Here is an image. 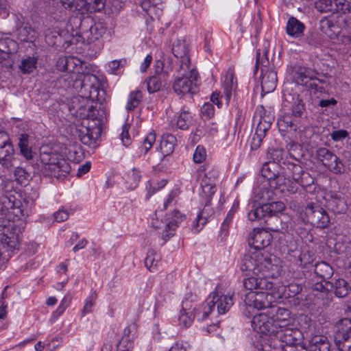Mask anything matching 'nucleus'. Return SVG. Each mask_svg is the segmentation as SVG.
Instances as JSON below:
<instances>
[{
	"label": "nucleus",
	"instance_id": "obj_34",
	"mask_svg": "<svg viewBox=\"0 0 351 351\" xmlns=\"http://www.w3.org/2000/svg\"><path fill=\"white\" fill-rule=\"evenodd\" d=\"M304 29V25L296 18L291 16L288 19L286 32L289 36L299 38L303 35Z\"/></svg>",
	"mask_w": 351,
	"mask_h": 351
},
{
	"label": "nucleus",
	"instance_id": "obj_54",
	"mask_svg": "<svg viewBox=\"0 0 351 351\" xmlns=\"http://www.w3.org/2000/svg\"><path fill=\"white\" fill-rule=\"evenodd\" d=\"M172 290V283L169 282L166 278L160 283L158 297L164 298V300L165 301L167 299H169L171 298Z\"/></svg>",
	"mask_w": 351,
	"mask_h": 351
},
{
	"label": "nucleus",
	"instance_id": "obj_45",
	"mask_svg": "<svg viewBox=\"0 0 351 351\" xmlns=\"http://www.w3.org/2000/svg\"><path fill=\"white\" fill-rule=\"evenodd\" d=\"M37 62V57L27 56L21 60L19 69L23 74H29L36 69Z\"/></svg>",
	"mask_w": 351,
	"mask_h": 351
},
{
	"label": "nucleus",
	"instance_id": "obj_3",
	"mask_svg": "<svg viewBox=\"0 0 351 351\" xmlns=\"http://www.w3.org/2000/svg\"><path fill=\"white\" fill-rule=\"evenodd\" d=\"M269 44L264 43L263 47L256 51L254 73L259 67L261 70V88L263 92L269 93L273 92L277 86V73L269 68V61L267 57Z\"/></svg>",
	"mask_w": 351,
	"mask_h": 351
},
{
	"label": "nucleus",
	"instance_id": "obj_40",
	"mask_svg": "<svg viewBox=\"0 0 351 351\" xmlns=\"http://www.w3.org/2000/svg\"><path fill=\"white\" fill-rule=\"evenodd\" d=\"M106 30L107 28L103 23H95L90 25L88 31L90 36L87 37L90 42L98 40L104 36Z\"/></svg>",
	"mask_w": 351,
	"mask_h": 351
},
{
	"label": "nucleus",
	"instance_id": "obj_22",
	"mask_svg": "<svg viewBox=\"0 0 351 351\" xmlns=\"http://www.w3.org/2000/svg\"><path fill=\"white\" fill-rule=\"evenodd\" d=\"M272 322L275 324L276 329L280 327L290 326L291 323V313L286 308L277 305L268 309Z\"/></svg>",
	"mask_w": 351,
	"mask_h": 351
},
{
	"label": "nucleus",
	"instance_id": "obj_25",
	"mask_svg": "<svg viewBox=\"0 0 351 351\" xmlns=\"http://www.w3.org/2000/svg\"><path fill=\"white\" fill-rule=\"evenodd\" d=\"M280 168L275 162H265L261 169V174L265 179L264 181L270 182L271 186H276L278 177H282V172L280 171Z\"/></svg>",
	"mask_w": 351,
	"mask_h": 351
},
{
	"label": "nucleus",
	"instance_id": "obj_60",
	"mask_svg": "<svg viewBox=\"0 0 351 351\" xmlns=\"http://www.w3.org/2000/svg\"><path fill=\"white\" fill-rule=\"evenodd\" d=\"M127 62L126 59L114 60L110 61L108 65V71L111 73H115L120 68L123 67Z\"/></svg>",
	"mask_w": 351,
	"mask_h": 351
},
{
	"label": "nucleus",
	"instance_id": "obj_58",
	"mask_svg": "<svg viewBox=\"0 0 351 351\" xmlns=\"http://www.w3.org/2000/svg\"><path fill=\"white\" fill-rule=\"evenodd\" d=\"M238 203H234L232 208L229 210L228 213L225 219L223 220L222 224H221V231L225 232L226 233L228 232L229 224L232 221V219L233 218V215L234 213L236 212L237 208H238Z\"/></svg>",
	"mask_w": 351,
	"mask_h": 351
},
{
	"label": "nucleus",
	"instance_id": "obj_31",
	"mask_svg": "<svg viewBox=\"0 0 351 351\" xmlns=\"http://www.w3.org/2000/svg\"><path fill=\"white\" fill-rule=\"evenodd\" d=\"M213 213V209L206 204L203 210L197 214L192 224V230L195 233L199 232L208 221V219L211 217Z\"/></svg>",
	"mask_w": 351,
	"mask_h": 351
},
{
	"label": "nucleus",
	"instance_id": "obj_63",
	"mask_svg": "<svg viewBox=\"0 0 351 351\" xmlns=\"http://www.w3.org/2000/svg\"><path fill=\"white\" fill-rule=\"evenodd\" d=\"M206 156L205 149L203 147L198 145L193 154V160L195 163H201L205 160Z\"/></svg>",
	"mask_w": 351,
	"mask_h": 351
},
{
	"label": "nucleus",
	"instance_id": "obj_37",
	"mask_svg": "<svg viewBox=\"0 0 351 351\" xmlns=\"http://www.w3.org/2000/svg\"><path fill=\"white\" fill-rule=\"evenodd\" d=\"M172 123L181 130H187L192 123L191 113L184 107L181 109L178 117L172 121Z\"/></svg>",
	"mask_w": 351,
	"mask_h": 351
},
{
	"label": "nucleus",
	"instance_id": "obj_36",
	"mask_svg": "<svg viewBox=\"0 0 351 351\" xmlns=\"http://www.w3.org/2000/svg\"><path fill=\"white\" fill-rule=\"evenodd\" d=\"M14 149L12 143L5 146H0V163L5 168L9 169L12 166V159Z\"/></svg>",
	"mask_w": 351,
	"mask_h": 351
},
{
	"label": "nucleus",
	"instance_id": "obj_8",
	"mask_svg": "<svg viewBox=\"0 0 351 351\" xmlns=\"http://www.w3.org/2000/svg\"><path fill=\"white\" fill-rule=\"evenodd\" d=\"M293 78L298 84L305 86L311 93H322L324 88L319 86L317 73L311 69L301 66H295L293 69Z\"/></svg>",
	"mask_w": 351,
	"mask_h": 351
},
{
	"label": "nucleus",
	"instance_id": "obj_18",
	"mask_svg": "<svg viewBox=\"0 0 351 351\" xmlns=\"http://www.w3.org/2000/svg\"><path fill=\"white\" fill-rule=\"evenodd\" d=\"M10 222L4 219H0L1 242L3 247L9 250L16 249L19 245V235L15 232L10 231L7 226Z\"/></svg>",
	"mask_w": 351,
	"mask_h": 351
},
{
	"label": "nucleus",
	"instance_id": "obj_38",
	"mask_svg": "<svg viewBox=\"0 0 351 351\" xmlns=\"http://www.w3.org/2000/svg\"><path fill=\"white\" fill-rule=\"evenodd\" d=\"M176 142V138L172 134H166L162 137L160 149L162 154V158L173 153Z\"/></svg>",
	"mask_w": 351,
	"mask_h": 351
},
{
	"label": "nucleus",
	"instance_id": "obj_16",
	"mask_svg": "<svg viewBox=\"0 0 351 351\" xmlns=\"http://www.w3.org/2000/svg\"><path fill=\"white\" fill-rule=\"evenodd\" d=\"M301 332L297 328L288 326L280 327L276 329L273 338L277 339L278 342L273 343L279 344H295L300 339Z\"/></svg>",
	"mask_w": 351,
	"mask_h": 351
},
{
	"label": "nucleus",
	"instance_id": "obj_11",
	"mask_svg": "<svg viewBox=\"0 0 351 351\" xmlns=\"http://www.w3.org/2000/svg\"><path fill=\"white\" fill-rule=\"evenodd\" d=\"M316 158L330 171L341 173L344 171V165L339 158L326 147H319L316 151Z\"/></svg>",
	"mask_w": 351,
	"mask_h": 351
},
{
	"label": "nucleus",
	"instance_id": "obj_30",
	"mask_svg": "<svg viewBox=\"0 0 351 351\" xmlns=\"http://www.w3.org/2000/svg\"><path fill=\"white\" fill-rule=\"evenodd\" d=\"M298 186H300V184L298 182L292 180L291 178L282 175V177H278L276 186L274 187L275 190H278L281 193L287 191L293 194L298 191Z\"/></svg>",
	"mask_w": 351,
	"mask_h": 351
},
{
	"label": "nucleus",
	"instance_id": "obj_62",
	"mask_svg": "<svg viewBox=\"0 0 351 351\" xmlns=\"http://www.w3.org/2000/svg\"><path fill=\"white\" fill-rule=\"evenodd\" d=\"M10 45H14L12 40L8 38L0 39V52L5 54L12 53V51L10 47Z\"/></svg>",
	"mask_w": 351,
	"mask_h": 351
},
{
	"label": "nucleus",
	"instance_id": "obj_64",
	"mask_svg": "<svg viewBox=\"0 0 351 351\" xmlns=\"http://www.w3.org/2000/svg\"><path fill=\"white\" fill-rule=\"evenodd\" d=\"M201 113L206 119H210L215 114L213 105L210 103H205L201 108Z\"/></svg>",
	"mask_w": 351,
	"mask_h": 351
},
{
	"label": "nucleus",
	"instance_id": "obj_7",
	"mask_svg": "<svg viewBox=\"0 0 351 351\" xmlns=\"http://www.w3.org/2000/svg\"><path fill=\"white\" fill-rule=\"evenodd\" d=\"M95 111L90 108L86 125H84V122L79 129V137L82 143L93 148L97 146V140L100 136L102 130V120L97 117Z\"/></svg>",
	"mask_w": 351,
	"mask_h": 351
},
{
	"label": "nucleus",
	"instance_id": "obj_47",
	"mask_svg": "<svg viewBox=\"0 0 351 351\" xmlns=\"http://www.w3.org/2000/svg\"><path fill=\"white\" fill-rule=\"evenodd\" d=\"M156 141V134L154 131L150 132L143 140L142 145L138 147L139 152L137 153L136 157L141 155H145L152 147Z\"/></svg>",
	"mask_w": 351,
	"mask_h": 351
},
{
	"label": "nucleus",
	"instance_id": "obj_59",
	"mask_svg": "<svg viewBox=\"0 0 351 351\" xmlns=\"http://www.w3.org/2000/svg\"><path fill=\"white\" fill-rule=\"evenodd\" d=\"M201 186L205 193L209 194L214 193V188L215 186V182L214 180H211L207 177V175L202 179Z\"/></svg>",
	"mask_w": 351,
	"mask_h": 351
},
{
	"label": "nucleus",
	"instance_id": "obj_2",
	"mask_svg": "<svg viewBox=\"0 0 351 351\" xmlns=\"http://www.w3.org/2000/svg\"><path fill=\"white\" fill-rule=\"evenodd\" d=\"M245 269L254 274L268 278H276L282 271V261L274 255L264 256L256 254L245 258Z\"/></svg>",
	"mask_w": 351,
	"mask_h": 351
},
{
	"label": "nucleus",
	"instance_id": "obj_19",
	"mask_svg": "<svg viewBox=\"0 0 351 351\" xmlns=\"http://www.w3.org/2000/svg\"><path fill=\"white\" fill-rule=\"evenodd\" d=\"M271 239V234L265 229L254 228L250 234L249 244L256 250H262L270 244Z\"/></svg>",
	"mask_w": 351,
	"mask_h": 351
},
{
	"label": "nucleus",
	"instance_id": "obj_43",
	"mask_svg": "<svg viewBox=\"0 0 351 351\" xmlns=\"http://www.w3.org/2000/svg\"><path fill=\"white\" fill-rule=\"evenodd\" d=\"M286 155L285 150L282 148H270L267 151V159L269 162H275L279 167L283 164L284 158Z\"/></svg>",
	"mask_w": 351,
	"mask_h": 351
},
{
	"label": "nucleus",
	"instance_id": "obj_51",
	"mask_svg": "<svg viewBox=\"0 0 351 351\" xmlns=\"http://www.w3.org/2000/svg\"><path fill=\"white\" fill-rule=\"evenodd\" d=\"M334 27L333 21L328 17H323L319 21V29L328 37L332 38L335 35Z\"/></svg>",
	"mask_w": 351,
	"mask_h": 351
},
{
	"label": "nucleus",
	"instance_id": "obj_17",
	"mask_svg": "<svg viewBox=\"0 0 351 351\" xmlns=\"http://www.w3.org/2000/svg\"><path fill=\"white\" fill-rule=\"evenodd\" d=\"M184 219L185 216L178 210H174L172 213L167 215L165 230L161 232L162 238L165 241L174 235L176 229Z\"/></svg>",
	"mask_w": 351,
	"mask_h": 351
},
{
	"label": "nucleus",
	"instance_id": "obj_44",
	"mask_svg": "<svg viewBox=\"0 0 351 351\" xmlns=\"http://www.w3.org/2000/svg\"><path fill=\"white\" fill-rule=\"evenodd\" d=\"M142 175L141 171L137 168H133L125 176V182L128 184V188L134 189L138 185Z\"/></svg>",
	"mask_w": 351,
	"mask_h": 351
},
{
	"label": "nucleus",
	"instance_id": "obj_28",
	"mask_svg": "<svg viewBox=\"0 0 351 351\" xmlns=\"http://www.w3.org/2000/svg\"><path fill=\"white\" fill-rule=\"evenodd\" d=\"M237 88V80L234 75L231 72H228L222 84L223 95H221V98H224L226 104H229L233 92Z\"/></svg>",
	"mask_w": 351,
	"mask_h": 351
},
{
	"label": "nucleus",
	"instance_id": "obj_21",
	"mask_svg": "<svg viewBox=\"0 0 351 351\" xmlns=\"http://www.w3.org/2000/svg\"><path fill=\"white\" fill-rule=\"evenodd\" d=\"M17 141V145L19 148L20 154L26 160H30L33 158V151L32 147V136L29 133L24 130H19L14 135Z\"/></svg>",
	"mask_w": 351,
	"mask_h": 351
},
{
	"label": "nucleus",
	"instance_id": "obj_5",
	"mask_svg": "<svg viewBox=\"0 0 351 351\" xmlns=\"http://www.w3.org/2000/svg\"><path fill=\"white\" fill-rule=\"evenodd\" d=\"M182 76L177 77L173 84V91L178 95H194L198 92L199 76L194 66L180 69Z\"/></svg>",
	"mask_w": 351,
	"mask_h": 351
},
{
	"label": "nucleus",
	"instance_id": "obj_55",
	"mask_svg": "<svg viewBox=\"0 0 351 351\" xmlns=\"http://www.w3.org/2000/svg\"><path fill=\"white\" fill-rule=\"evenodd\" d=\"M265 205L268 207L267 210L269 217L277 213L282 212L285 208V205L282 202H266Z\"/></svg>",
	"mask_w": 351,
	"mask_h": 351
},
{
	"label": "nucleus",
	"instance_id": "obj_52",
	"mask_svg": "<svg viewBox=\"0 0 351 351\" xmlns=\"http://www.w3.org/2000/svg\"><path fill=\"white\" fill-rule=\"evenodd\" d=\"M16 181L21 185H26L29 180L30 175L25 169L17 167L14 170Z\"/></svg>",
	"mask_w": 351,
	"mask_h": 351
},
{
	"label": "nucleus",
	"instance_id": "obj_49",
	"mask_svg": "<svg viewBox=\"0 0 351 351\" xmlns=\"http://www.w3.org/2000/svg\"><path fill=\"white\" fill-rule=\"evenodd\" d=\"M52 169L51 171H47V169H42V172L44 176L49 177V178H56L58 180H62L64 179L70 173L71 171V167L69 164V169L64 174L62 173L60 171V166L58 163L54 164L53 167H51Z\"/></svg>",
	"mask_w": 351,
	"mask_h": 351
},
{
	"label": "nucleus",
	"instance_id": "obj_26",
	"mask_svg": "<svg viewBox=\"0 0 351 351\" xmlns=\"http://www.w3.org/2000/svg\"><path fill=\"white\" fill-rule=\"evenodd\" d=\"M268 207L265 203H258L253 201L247 206V217L252 221H259L267 217H269L268 213Z\"/></svg>",
	"mask_w": 351,
	"mask_h": 351
},
{
	"label": "nucleus",
	"instance_id": "obj_39",
	"mask_svg": "<svg viewBox=\"0 0 351 351\" xmlns=\"http://www.w3.org/2000/svg\"><path fill=\"white\" fill-rule=\"evenodd\" d=\"M334 288V293L337 298H344L347 296L351 291V287L349 283L343 278L336 279L334 283H330Z\"/></svg>",
	"mask_w": 351,
	"mask_h": 351
},
{
	"label": "nucleus",
	"instance_id": "obj_9",
	"mask_svg": "<svg viewBox=\"0 0 351 351\" xmlns=\"http://www.w3.org/2000/svg\"><path fill=\"white\" fill-rule=\"evenodd\" d=\"M300 215L305 223H310L317 228H325L330 222L326 211L319 205L308 204Z\"/></svg>",
	"mask_w": 351,
	"mask_h": 351
},
{
	"label": "nucleus",
	"instance_id": "obj_41",
	"mask_svg": "<svg viewBox=\"0 0 351 351\" xmlns=\"http://www.w3.org/2000/svg\"><path fill=\"white\" fill-rule=\"evenodd\" d=\"M99 80L98 77L95 74H85L83 76V79L81 80L80 84L82 87L90 88V94L96 93L97 96V88L99 86Z\"/></svg>",
	"mask_w": 351,
	"mask_h": 351
},
{
	"label": "nucleus",
	"instance_id": "obj_29",
	"mask_svg": "<svg viewBox=\"0 0 351 351\" xmlns=\"http://www.w3.org/2000/svg\"><path fill=\"white\" fill-rule=\"evenodd\" d=\"M258 351H271L272 349L280 348L282 351H306V347L300 345L298 342L295 344H279L278 343H269L265 342V344L261 343L256 346Z\"/></svg>",
	"mask_w": 351,
	"mask_h": 351
},
{
	"label": "nucleus",
	"instance_id": "obj_48",
	"mask_svg": "<svg viewBox=\"0 0 351 351\" xmlns=\"http://www.w3.org/2000/svg\"><path fill=\"white\" fill-rule=\"evenodd\" d=\"M143 99V93L141 90L132 91L130 93L125 106L128 111L134 110L141 104Z\"/></svg>",
	"mask_w": 351,
	"mask_h": 351
},
{
	"label": "nucleus",
	"instance_id": "obj_50",
	"mask_svg": "<svg viewBox=\"0 0 351 351\" xmlns=\"http://www.w3.org/2000/svg\"><path fill=\"white\" fill-rule=\"evenodd\" d=\"M147 91L149 93H154L158 91L162 86V82L160 75H156L150 77L146 80Z\"/></svg>",
	"mask_w": 351,
	"mask_h": 351
},
{
	"label": "nucleus",
	"instance_id": "obj_46",
	"mask_svg": "<svg viewBox=\"0 0 351 351\" xmlns=\"http://www.w3.org/2000/svg\"><path fill=\"white\" fill-rule=\"evenodd\" d=\"M160 256L154 250H149L145 259V265L151 272H155L158 269Z\"/></svg>",
	"mask_w": 351,
	"mask_h": 351
},
{
	"label": "nucleus",
	"instance_id": "obj_33",
	"mask_svg": "<svg viewBox=\"0 0 351 351\" xmlns=\"http://www.w3.org/2000/svg\"><path fill=\"white\" fill-rule=\"evenodd\" d=\"M188 303V301L182 302V306L178 318L180 325L185 328L189 327L195 318V308L189 307Z\"/></svg>",
	"mask_w": 351,
	"mask_h": 351
},
{
	"label": "nucleus",
	"instance_id": "obj_57",
	"mask_svg": "<svg viewBox=\"0 0 351 351\" xmlns=\"http://www.w3.org/2000/svg\"><path fill=\"white\" fill-rule=\"evenodd\" d=\"M302 291V287L297 283H290L284 287V294L285 298H292L298 294Z\"/></svg>",
	"mask_w": 351,
	"mask_h": 351
},
{
	"label": "nucleus",
	"instance_id": "obj_61",
	"mask_svg": "<svg viewBox=\"0 0 351 351\" xmlns=\"http://www.w3.org/2000/svg\"><path fill=\"white\" fill-rule=\"evenodd\" d=\"M95 299L96 294L95 293H93L85 300V303L82 312L83 316L92 311V308L95 305Z\"/></svg>",
	"mask_w": 351,
	"mask_h": 351
},
{
	"label": "nucleus",
	"instance_id": "obj_27",
	"mask_svg": "<svg viewBox=\"0 0 351 351\" xmlns=\"http://www.w3.org/2000/svg\"><path fill=\"white\" fill-rule=\"evenodd\" d=\"M326 207L335 214L344 213L348 209V205L344 199L337 194L326 196Z\"/></svg>",
	"mask_w": 351,
	"mask_h": 351
},
{
	"label": "nucleus",
	"instance_id": "obj_1",
	"mask_svg": "<svg viewBox=\"0 0 351 351\" xmlns=\"http://www.w3.org/2000/svg\"><path fill=\"white\" fill-rule=\"evenodd\" d=\"M283 111L277 121L279 132L289 138L303 140L305 127L301 125V117L305 110L302 99L297 94H283Z\"/></svg>",
	"mask_w": 351,
	"mask_h": 351
},
{
	"label": "nucleus",
	"instance_id": "obj_42",
	"mask_svg": "<svg viewBox=\"0 0 351 351\" xmlns=\"http://www.w3.org/2000/svg\"><path fill=\"white\" fill-rule=\"evenodd\" d=\"M60 2L66 9L84 14L86 0H60Z\"/></svg>",
	"mask_w": 351,
	"mask_h": 351
},
{
	"label": "nucleus",
	"instance_id": "obj_23",
	"mask_svg": "<svg viewBox=\"0 0 351 351\" xmlns=\"http://www.w3.org/2000/svg\"><path fill=\"white\" fill-rule=\"evenodd\" d=\"M172 52L178 59H180V69L193 66L191 64L188 44L185 40H177L175 41L172 46Z\"/></svg>",
	"mask_w": 351,
	"mask_h": 351
},
{
	"label": "nucleus",
	"instance_id": "obj_14",
	"mask_svg": "<svg viewBox=\"0 0 351 351\" xmlns=\"http://www.w3.org/2000/svg\"><path fill=\"white\" fill-rule=\"evenodd\" d=\"M315 8L321 13H351V3L346 0H316Z\"/></svg>",
	"mask_w": 351,
	"mask_h": 351
},
{
	"label": "nucleus",
	"instance_id": "obj_15",
	"mask_svg": "<svg viewBox=\"0 0 351 351\" xmlns=\"http://www.w3.org/2000/svg\"><path fill=\"white\" fill-rule=\"evenodd\" d=\"M40 161L43 165V169L51 171L54 164L60 166V171L65 173L69 169V162L64 156L56 151L52 149L41 150L40 154Z\"/></svg>",
	"mask_w": 351,
	"mask_h": 351
},
{
	"label": "nucleus",
	"instance_id": "obj_10",
	"mask_svg": "<svg viewBox=\"0 0 351 351\" xmlns=\"http://www.w3.org/2000/svg\"><path fill=\"white\" fill-rule=\"evenodd\" d=\"M269 291L261 290L249 293L246 295V304L257 310L271 309L272 306H275L273 305V303L276 302V300L282 298V296L280 295L276 296L272 292H269Z\"/></svg>",
	"mask_w": 351,
	"mask_h": 351
},
{
	"label": "nucleus",
	"instance_id": "obj_35",
	"mask_svg": "<svg viewBox=\"0 0 351 351\" xmlns=\"http://www.w3.org/2000/svg\"><path fill=\"white\" fill-rule=\"evenodd\" d=\"M315 274L322 279L326 285H329L330 282L327 280L330 279L334 274L332 267L326 262L321 261L315 265Z\"/></svg>",
	"mask_w": 351,
	"mask_h": 351
},
{
	"label": "nucleus",
	"instance_id": "obj_20",
	"mask_svg": "<svg viewBox=\"0 0 351 351\" xmlns=\"http://www.w3.org/2000/svg\"><path fill=\"white\" fill-rule=\"evenodd\" d=\"M335 327L334 339L337 345L351 341V319H341L336 323Z\"/></svg>",
	"mask_w": 351,
	"mask_h": 351
},
{
	"label": "nucleus",
	"instance_id": "obj_6",
	"mask_svg": "<svg viewBox=\"0 0 351 351\" xmlns=\"http://www.w3.org/2000/svg\"><path fill=\"white\" fill-rule=\"evenodd\" d=\"M232 305V295L223 294L216 289L208 296L205 303L203 304V311L198 319H206L215 307L218 314L223 315L230 309Z\"/></svg>",
	"mask_w": 351,
	"mask_h": 351
},
{
	"label": "nucleus",
	"instance_id": "obj_24",
	"mask_svg": "<svg viewBox=\"0 0 351 351\" xmlns=\"http://www.w3.org/2000/svg\"><path fill=\"white\" fill-rule=\"evenodd\" d=\"M244 287L250 291H261V290H271L273 287L271 282L268 279L258 275L254 274L252 272V276L243 280Z\"/></svg>",
	"mask_w": 351,
	"mask_h": 351
},
{
	"label": "nucleus",
	"instance_id": "obj_32",
	"mask_svg": "<svg viewBox=\"0 0 351 351\" xmlns=\"http://www.w3.org/2000/svg\"><path fill=\"white\" fill-rule=\"evenodd\" d=\"M275 189L270 182L263 181L260 186L254 190L255 197L263 202H268L276 195Z\"/></svg>",
	"mask_w": 351,
	"mask_h": 351
},
{
	"label": "nucleus",
	"instance_id": "obj_12",
	"mask_svg": "<svg viewBox=\"0 0 351 351\" xmlns=\"http://www.w3.org/2000/svg\"><path fill=\"white\" fill-rule=\"evenodd\" d=\"M283 165L285 167H282L285 170L282 175L291 178L298 182L300 186L306 187L313 183V178L308 172L303 170L300 165L291 162H283Z\"/></svg>",
	"mask_w": 351,
	"mask_h": 351
},
{
	"label": "nucleus",
	"instance_id": "obj_56",
	"mask_svg": "<svg viewBox=\"0 0 351 351\" xmlns=\"http://www.w3.org/2000/svg\"><path fill=\"white\" fill-rule=\"evenodd\" d=\"M134 346V342L128 336H123L117 344V351H130Z\"/></svg>",
	"mask_w": 351,
	"mask_h": 351
},
{
	"label": "nucleus",
	"instance_id": "obj_13",
	"mask_svg": "<svg viewBox=\"0 0 351 351\" xmlns=\"http://www.w3.org/2000/svg\"><path fill=\"white\" fill-rule=\"evenodd\" d=\"M251 325L254 331L273 338L276 331V326L272 322L269 311L266 313H261L253 316Z\"/></svg>",
	"mask_w": 351,
	"mask_h": 351
},
{
	"label": "nucleus",
	"instance_id": "obj_53",
	"mask_svg": "<svg viewBox=\"0 0 351 351\" xmlns=\"http://www.w3.org/2000/svg\"><path fill=\"white\" fill-rule=\"evenodd\" d=\"M105 6V0H86L84 14L87 12H99Z\"/></svg>",
	"mask_w": 351,
	"mask_h": 351
},
{
	"label": "nucleus",
	"instance_id": "obj_4",
	"mask_svg": "<svg viewBox=\"0 0 351 351\" xmlns=\"http://www.w3.org/2000/svg\"><path fill=\"white\" fill-rule=\"evenodd\" d=\"M274 121V114L270 109H265L262 105L257 106L254 116V122L257 124L250 141L251 149L256 150L261 147Z\"/></svg>",
	"mask_w": 351,
	"mask_h": 351
}]
</instances>
